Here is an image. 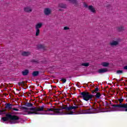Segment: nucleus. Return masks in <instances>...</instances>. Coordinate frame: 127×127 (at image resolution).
<instances>
[{
	"mask_svg": "<svg viewBox=\"0 0 127 127\" xmlns=\"http://www.w3.org/2000/svg\"><path fill=\"white\" fill-rule=\"evenodd\" d=\"M24 11H26V12H31L32 9L31 7H26L24 8Z\"/></svg>",
	"mask_w": 127,
	"mask_h": 127,
	"instance_id": "11",
	"label": "nucleus"
},
{
	"mask_svg": "<svg viewBox=\"0 0 127 127\" xmlns=\"http://www.w3.org/2000/svg\"><path fill=\"white\" fill-rule=\"evenodd\" d=\"M118 31H122V30H124V27H120L118 28Z\"/></svg>",
	"mask_w": 127,
	"mask_h": 127,
	"instance_id": "25",
	"label": "nucleus"
},
{
	"mask_svg": "<svg viewBox=\"0 0 127 127\" xmlns=\"http://www.w3.org/2000/svg\"><path fill=\"white\" fill-rule=\"evenodd\" d=\"M5 114V109H3L1 110H0V115H4Z\"/></svg>",
	"mask_w": 127,
	"mask_h": 127,
	"instance_id": "19",
	"label": "nucleus"
},
{
	"mask_svg": "<svg viewBox=\"0 0 127 127\" xmlns=\"http://www.w3.org/2000/svg\"><path fill=\"white\" fill-rule=\"evenodd\" d=\"M28 73H29V71L27 69H26L22 71V74L24 76H26V75H27Z\"/></svg>",
	"mask_w": 127,
	"mask_h": 127,
	"instance_id": "15",
	"label": "nucleus"
},
{
	"mask_svg": "<svg viewBox=\"0 0 127 127\" xmlns=\"http://www.w3.org/2000/svg\"><path fill=\"white\" fill-rule=\"evenodd\" d=\"M44 111V106L39 107L25 108L22 112V115H40V112Z\"/></svg>",
	"mask_w": 127,
	"mask_h": 127,
	"instance_id": "2",
	"label": "nucleus"
},
{
	"mask_svg": "<svg viewBox=\"0 0 127 127\" xmlns=\"http://www.w3.org/2000/svg\"><path fill=\"white\" fill-rule=\"evenodd\" d=\"M38 49H41L44 48V46L43 45H39L37 46Z\"/></svg>",
	"mask_w": 127,
	"mask_h": 127,
	"instance_id": "23",
	"label": "nucleus"
},
{
	"mask_svg": "<svg viewBox=\"0 0 127 127\" xmlns=\"http://www.w3.org/2000/svg\"><path fill=\"white\" fill-rule=\"evenodd\" d=\"M6 117L2 118L3 122H6L9 119L11 124H18L20 122V118L16 115H11L10 114H6Z\"/></svg>",
	"mask_w": 127,
	"mask_h": 127,
	"instance_id": "4",
	"label": "nucleus"
},
{
	"mask_svg": "<svg viewBox=\"0 0 127 127\" xmlns=\"http://www.w3.org/2000/svg\"><path fill=\"white\" fill-rule=\"evenodd\" d=\"M118 101L119 102V104H114L112 105L113 107L112 109L113 111H118L121 112H127V103L122 104L123 102H124V99L121 98L118 99Z\"/></svg>",
	"mask_w": 127,
	"mask_h": 127,
	"instance_id": "3",
	"label": "nucleus"
},
{
	"mask_svg": "<svg viewBox=\"0 0 127 127\" xmlns=\"http://www.w3.org/2000/svg\"><path fill=\"white\" fill-rule=\"evenodd\" d=\"M27 107H32L33 105L32 103H28L26 105Z\"/></svg>",
	"mask_w": 127,
	"mask_h": 127,
	"instance_id": "27",
	"label": "nucleus"
},
{
	"mask_svg": "<svg viewBox=\"0 0 127 127\" xmlns=\"http://www.w3.org/2000/svg\"><path fill=\"white\" fill-rule=\"evenodd\" d=\"M64 30H68V29H69V28L68 27H64Z\"/></svg>",
	"mask_w": 127,
	"mask_h": 127,
	"instance_id": "29",
	"label": "nucleus"
},
{
	"mask_svg": "<svg viewBox=\"0 0 127 127\" xmlns=\"http://www.w3.org/2000/svg\"><path fill=\"white\" fill-rule=\"evenodd\" d=\"M12 110H13V111H16V112H18V109L17 108H12Z\"/></svg>",
	"mask_w": 127,
	"mask_h": 127,
	"instance_id": "28",
	"label": "nucleus"
},
{
	"mask_svg": "<svg viewBox=\"0 0 127 127\" xmlns=\"http://www.w3.org/2000/svg\"><path fill=\"white\" fill-rule=\"evenodd\" d=\"M40 33V30L36 29V36H38Z\"/></svg>",
	"mask_w": 127,
	"mask_h": 127,
	"instance_id": "21",
	"label": "nucleus"
},
{
	"mask_svg": "<svg viewBox=\"0 0 127 127\" xmlns=\"http://www.w3.org/2000/svg\"><path fill=\"white\" fill-rule=\"evenodd\" d=\"M99 91V88H96L93 91H92V94H94V93H97Z\"/></svg>",
	"mask_w": 127,
	"mask_h": 127,
	"instance_id": "24",
	"label": "nucleus"
},
{
	"mask_svg": "<svg viewBox=\"0 0 127 127\" xmlns=\"http://www.w3.org/2000/svg\"><path fill=\"white\" fill-rule=\"evenodd\" d=\"M108 71L107 68H100L98 70V72L100 74H102L103 73H106Z\"/></svg>",
	"mask_w": 127,
	"mask_h": 127,
	"instance_id": "8",
	"label": "nucleus"
},
{
	"mask_svg": "<svg viewBox=\"0 0 127 127\" xmlns=\"http://www.w3.org/2000/svg\"><path fill=\"white\" fill-rule=\"evenodd\" d=\"M42 27V23H38L35 25L36 29H39V28H41Z\"/></svg>",
	"mask_w": 127,
	"mask_h": 127,
	"instance_id": "12",
	"label": "nucleus"
},
{
	"mask_svg": "<svg viewBox=\"0 0 127 127\" xmlns=\"http://www.w3.org/2000/svg\"><path fill=\"white\" fill-rule=\"evenodd\" d=\"M118 44H119L118 41H113L110 43V45H111V46H116V45H118Z\"/></svg>",
	"mask_w": 127,
	"mask_h": 127,
	"instance_id": "14",
	"label": "nucleus"
},
{
	"mask_svg": "<svg viewBox=\"0 0 127 127\" xmlns=\"http://www.w3.org/2000/svg\"><path fill=\"white\" fill-rule=\"evenodd\" d=\"M88 8L91 12H93V13H96V9H95V8H94L93 6L90 5L88 7Z\"/></svg>",
	"mask_w": 127,
	"mask_h": 127,
	"instance_id": "9",
	"label": "nucleus"
},
{
	"mask_svg": "<svg viewBox=\"0 0 127 127\" xmlns=\"http://www.w3.org/2000/svg\"><path fill=\"white\" fill-rule=\"evenodd\" d=\"M81 98H82L83 100L84 101H91L93 98H94V95L92 94H90V93L88 92H83L81 93Z\"/></svg>",
	"mask_w": 127,
	"mask_h": 127,
	"instance_id": "6",
	"label": "nucleus"
},
{
	"mask_svg": "<svg viewBox=\"0 0 127 127\" xmlns=\"http://www.w3.org/2000/svg\"><path fill=\"white\" fill-rule=\"evenodd\" d=\"M124 70H127V65L124 66Z\"/></svg>",
	"mask_w": 127,
	"mask_h": 127,
	"instance_id": "31",
	"label": "nucleus"
},
{
	"mask_svg": "<svg viewBox=\"0 0 127 127\" xmlns=\"http://www.w3.org/2000/svg\"><path fill=\"white\" fill-rule=\"evenodd\" d=\"M82 66H85V67H88L89 66V63H84L81 64Z\"/></svg>",
	"mask_w": 127,
	"mask_h": 127,
	"instance_id": "22",
	"label": "nucleus"
},
{
	"mask_svg": "<svg viewBox=\"0 0 127 127\" xmlns=\"http://www.w3.org/2000/svg\"><path fill=\"white\" fill-rule=\"evenodd\" d=\"M59 7H61L62 8H66V5L61 3L59 4Z\"/></svg>",
	"mask_w": 127,
	"mask_h": 127,
	"instance_id": "17",
	"label": "nucleus"
},
{
	"mask_svg": "<svg viewBox=\"0 0 127 127\" xmlns=\"http://www.w3.org/2000/svg\"><path fill=\"white\" fill-rule=\"evenodd\" d=\"M62 81H63V83H65L66 82V79L63 78L62 79Z\"/></svg>",
	"mask_w": 127,
	"mask_h": 127,
	"instance_id": "30",
	"label": "nucleus"
},
{
	"mask_svg": "<svg viewBox=\"0 0 127 127\" xmlns=\"http://www.w3.org/2000/svg\"><path fill=\"white\" fill-rule=\"evenodd\" d=\"M38 74H39V72L36 71H34L32 73V75L34 76V77H36L37 76H38Z\"/></svg>",
	"mask_w": 127,
	"mask_h": 127,
	"instance_id": "18",
	"label": "nucleus"
},
{
	"mask_svg": "<svg viewBox=\"0 0 127 127\" xmlns=\"http://www.w3.org/2000/svg\"><path fill=\"white\" fill-rule=\"evenodd\" d=\"M44 12L46 15H49L51 13V9L49 8H46L44 9Z\"/></svg>",
	"mask_w": 127,
	"mask_h": 127,
	"instance_id": "7",
	"label": "nucleus"
},
{
	"mask_svg": "<svg viewBox=\"0 0 127 127\" xmlns=\"http://www.w3.org/2000/svg\"><path fill=\"white\" fill-rule=\"evenodd\" d=\"M123 73V70H119L117 71V74H122Z\"/></svg>",
	"mask_w": 127,
	"mask_h": 127,
	"instance_id": "26",
	"label": "nucleus"
},
{
	"mask_svg": "<svg viewBox=\"0 0 127 127\" xmlns=\"http://www.w3.org/2000/svg\"><path fill=\"white\" fill-rule=\"evenodd\" d=\"M5 109H7V110H11L12 109V105L10 104V103L6 104Z\"/></svg>",
	"mask_w": 127,
	"mask_h": 127,
	"instance_id": "10",
	"label": "nucleus"
},
{
	"mask_svg": "<svg viewBox=\"0 0 127 127\" xmlns=\"http://www.w3.org/2000/svg\"><path fill=\"white\" fill-rule=\"evenodd\" d=\"M102 66H103V67H108L109 66V64L108 63L104 62L101 63Z\"/></svg>",
	"mask_w": 127,
	"mask_h": 127,
	"instance_id": "16",
	"label": "nucleus"
},
{
	"mask_svg": "<svg viewBox=\"0 0 127 127\" xmlns=\"http://www.w3.org/2000/svg\"><path fill=\"white\" fill-rule=\"evenodd\" d=\"M79 107L76 106H63L61 108L58 109L54 106L47 108L45 110L46 115H74L75 110Z\"/></svg>",
	"mask_w": 127,
	"mask_h": 127,
	"instance_id": "1",
	"label": "nucleus"
},
{
	"mask_svg": "<svg viewBox=\"0 0 127 127\" xmlns=\"http://www.w3.org/2000/svg\"><path fill=\"white\" fill-rule=\"evenodd\" d=\"M95 97L97 99H100V97H101V93H100V92H97L96 95H95Z\"/></svg>",
	"mask_w": 127,
	"mask_h": 127,
	"instance_id": "20",
	"label": "nucleus"
},
{
	"mask_svg": "<svg viewBox=\"0 0 127 127\" xmlns=\"http://www.w3.org/2000/svg\"><path fill=\"white\" fill-rule=\"evenodd\" d=\"M22 56H29L30 55V52H23L21 53Z\"/></svg>",
	"mask_w": 127,
	"mask_h": 127,
	"instance_id": "13",
	"label": "nucleus"
},
{
	"mask_svg": "<svg viewBox=\"0 0 127 127\" xmlns=\"http://www.w3.org/2000/svg\"><path fill=\"white\" fill-rule=\"evenodd\" d=\"M98 113V110L94 108H91L89 109L80 110L78 112L75 110L74 115H82L85 114H96Z\"/></svg>",
	"mask_w": 127,
	"mask_h": 127,
	"instance_id": "5",
	"label": "nucleus"
}]
</instances>
